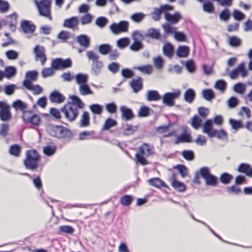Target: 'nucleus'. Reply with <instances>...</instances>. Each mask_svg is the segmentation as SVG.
<instances>
[{"mask_svg":"<svg viewBox=\"0 0 252 252\" xmlns=\"http://www.w3.org/2000/svg\"><path fill=\"white\" fill-rule=\"evenodd\" d=\"M12 107L16 109H19L22 111V118L24 123H30L32 125L38 126L41 122V119L39 115L34 114L31 110H25L27 105L20 99L13 102Z\"/></svg>","mask_w":252,"mask_h":252,"instance_id":"nucleus-1","label":"nucleus"},{"mask_svg":"<svg viewBox=\"0 0 252 252\" xmlns=\"http://www.w3.org/2000/svg\"><path fill=\"white\" fill-rule=\"evenodd\" d=\"M40 156L36 150H29L26 152L24 165L27 169L34 171L38 166Z\"/></svg>","mask_w":252,"mask_h":252,"instance_id":"nucleus-2","label":"nucleus"},{"mask_svg":"<svg viewBox=\"0 0 252 252\" xmlns=\"http://www.w3.org/2000/svg\"><path fill=\"white\" fill-rule=\"evenodd\" d=\"M47 130L50 135L58 139H71L73 135L70 129L62 126H49Z\"/></svg>","mask_w":252,"mask_h":252,"instance_id":"nucleus-3","label":"nucleus"},{"mask_svg":"<svg viewBox=\"0 0 252 252\" xmlns=\"http://www.w3.org/2000/svg\"><path fill=\"white\" fill-rule=\"evenodd\" d=\"M87 57L89 61H91V73L95 76H98L101 72L104 64L101 61L99 60V56L93 51L87 52Z\"/></svg>","mask_w":252,"mask_h":252,"instance_id":"nucleus-4","label":"nucleus"},{"mask_svg":"<svg viewBox=\"0 0 252 252\" xmlns=\"http://www.w3.org/2000/svg\"><path fill=\"white\" fill-rule=\"evenodd\" d=\"M34 2L39 14L52 20L51 15V0H34Z\"/></svg>","mask_w":252,"mask_h":252,"instance_id":"nucleus-5","label":"nucleus"},{"mask_svg":"<svg viewBox=\"0 0 252 252\" xmlns=\"http://www.w3.org/2000/svg\"><path fill=\"white\" fill-rule=\"evenodd\" d=\"M61 111L64 114L65 118L70 122H74L79 115V110L77 108L66 104L61 108Z\"/></svg>","mask_w":252,"mask_h":252,"instance_id":"nucleus-6","label":"nucleus"},{"mask_svg":"<svg viewBox=\"0 0 252 252\" xmlns=\"http://www.w3.org/2000/svg\"><path fill=\"white\" fill-rule=\"evenodd\" d=\"M72 65V62L70 58L63 59L62 58H56L54 59L51 63V66L55 70H63L70 68Z\"/></svg>","mask_w":252,"mask_h":252,"instance_id":"nucleus-7","label":"nucleus"},{"mask_svg":"<svg viewBox=\"0 0 252 252\" xmlns=\"http://www.w3.org/2000/svg\"><path fill=\"white\" fill-rule=\"evenodd\" d=\"M181 94V91L176 90L173 92L165 93L161 97L163 103L166 106L171 107L174 105L175 99L178 98Z\"/></svg>","mask_w":252,"mask_h":252,"instance_id":"nucleus-8","label":"nucleus"},{"mask_svg":"<svg viewBox=\"0 0 252 252\" xmlns=\"http://www.w3.org/2000/svg\"><path fill=\"white\" fill-rule=\"evenodd\" d=\"M173 9V6L167 4L161 5L158 8L154 7L153 11L151 13L152 18L155 21H158L160 19L162 13L165 14L166 12L172 11Z\"/></svg>","mask_w":252,"mask_h":252,"instance_id":"nucleus-9","label":"nucleus"},{"mask_svg":"<svg viewBox=\"0 0 252 252\" xmlns=\"http://www.w3.org/2000/svg\"><path fill=\"white\" fill-rule=\"evenodd\" d=\"M129 27V23L125 20L120 21L118 23H113L110 27V30L115 34H119L126 32Z\"/></svg>","mask_w":252,"mask_h":252,"instance_id":"nucleus-10","label":"nucleus"},{"mask_svg":"<svg viewBox=\"0 0 252 252\" xmlns=\"http://www.w3.org/2000/svg\"><path fill=\"white\" fill-rule=\"evenodd\" d=\"M10 106L4 101H0V120L3 122L9 121L12 117Z\"/></svg>","mask_w":252,"mask_h":252,"instance_id":"nucleus-11","label":"nucleus"},{"mask_svg":"<svg viewBox=\"0 0 252 252\" xmlns=\"http://www.w3.org/2000/svg\"><path fill=\"white\" fill-rule=\"evenodd\" d=\"M33 52L35 55L36 60L37 61L38 59H39L41 64L44 65L47 60L46 55L44 53V47L40 45H37L33 49Z\"/></svg>","mask_w":252,"mask_h":252,"instance_id":"nucleus-12","label":"nucleus"},{"mask_svg":"<svg viewBox=\"0 0 252 252\" xmlns=\"http://www.w3.org/2000/svg\"><path fill=\"white\" fill-rule=\"evenodd\" d=\"M38 72L36 70L28 71L25 75V79L23 82V86L27 87L32 85V82L37 80Z\"/></svg>","mask_w":252,"mask_h":252,"instance_id":"nucleus-13","label":"nucleus"},{"mask_svg":"<svg viewBox=\"0 0 252 252\" xmlns=\"http://www.w3.org/2000/svg\"><path fill=\"white\" fill-rule=\"evenodd\" d=\"M154 147L148 143H143L138 148V152L140 153L146 157H148L150 155L154 154Z\"/></svg>","mask_w":252,"mask_h":252,"instance_id":"nucleus-14","label":"nucleus"},{"mask_svg":"<svg viewBox=\"0 0 252 252\" xmlns=\"http://www.w3.org/2000/svg\"><path fill=\"white\" fill-rule=\"evenodd\" d=\"M164 18L169 23L172 24H176L182 19V16L178 12L172 14L167 11L164 14Z\"/></svg>","mask_w":252,"mask_h":252,"instance_id":"nucleus-15","label":"nucleus"},{"mask_svg":"<svg viewBox=\"0 0 252 252\" xmlns=\"http://www.w3.org/2000/svg\"><path fill=\"white\" fill-rule=\"evenodd\" d=\"M120 111L122 113V119L124 121L131 120L135 117L132 109L125 106H121Z\"/></svg>","mask_w":252,"mask_h":252,"instance_id":"nucleus-16","label":"nucleus"},{"mask_svg":"<svg viewBox=\"0 0 252 252\" xmlns=\"http://www.w3.org/2000/svg\"><path fill=\"white\" fill-rule=\"evenodd\" d=\"M129 85L133 92L137 93L143 88V79L141 77H138L136 79H132L129 83Z\"/></svg>","mask_w":252,"mask_h":252,"instance_id":"nucleus-17","label":"nucleus"},{"mask_svg":"<svg viewBox=\"0 0 252 252\" xmlns=\"http://www.w3.org/2000/svg\"><path fill=\"white\" fill-rule=\"evenodd\" d=\"M21 28L25 33H32L35 30V26L28 20H23L21 22Z\"/></svg>","mask_w":252,"mask_h":252,"instance_id":"nucleus-18","label":"nucleus"},{"mask_svg":"<svg viewBox=\"0 0 252 252\" xmlns=\"http://www.w3.org/2000/svg\"><path fill=\"white\" fill-rule=\"evenodd\" d=\"M237 170L249 177H252V167L248 163H242L238 166Z\"/></svg>","mask_w":252,"mask_h":252,"instance_id":"nucleus-19","label":"nucleus"},{"mask_svg":"<svg viewBox=\"0 0 252 252\" xmlns=\"http://www.w3.org/2000/svg\"><path fill=\"white\" fill-rule=\"evenodd\" d=\"M70 98L71 101L68 102L66 105L77 108V109H82L84 107V103L78 96L72 95L70 96Z\"/></svg>","mask_w":252,"mask_h":252,"instance_id":"nucleus-20","label":"nucleus"},{"mask_svg":"<svg viewBox=\"0 0 252 252\" xmlns=\"http://www.w3.org/2000/svg\"><path fill=\"white\" fill-rule=\"evenodd\" d=\"M145 37H150L152 39L159 40H161V35L158 29L151 28L147 30L145 34Z\"/></svg>","mask_w":252,"mask_h":252,"instance_id":"nucleus-21","label":"nucleus"},{"mask_svg":"<svg viewBox=\"0 0 252 252\" xmlns=\"http://www.w3.org/2000/svg\"><path fill=\"white\" fill-rule=\"evenodd\" d=\"M210 135V137H217L222 141H227L228 140V134L223 129L220 130L215 129Z\"/></svg>","mask_w":252,"mask_h":252,"instance_id":"nucleus-22","label":"nucleus"},{"mask_svg":"<svg viewBox=\"0 0 252 252\" xmlns=\"http://www.w3.org/2000/svg\"><path fill=\"white\" fill-rule=\"evenodd\" d=\"M49 98L52 102L60 104L64 101L65 97L60 92L55 91L51 93Z\"/></svg>","mask_w":252,"mask_h":252,"instance_id":"nucleus-23","label":"nucleus"},{"mask_svg":"<svg viewBox=\"0 0 252 252\" xmlns=\"http://www.w3.org/2000/svg\"><path fill=\"white\" fill-rule=\"evenodd\" d=\"M5 22L6 24L9 25L10 30L12 31H15L17 24V14L14 13L9 15L6 17Z\"/></svg>","mask_w":252,"mask_h":252,"instance_id":"nucleus-24","label":"nucleus"},{"mask_svg":"<svg viewBox=\"0 0 252 252\" xmlns=\"http://www.w3.org/2000/svg\"><path fill=\"white\" fill-rule=\"evenodd\" d=\"M162 51L164 56L171 59L174 54V46L171 43L166 42L163 46Z\"/></svg>","mask_w":252,"mask_h":252,"instance_id":"nucleus-25","label":"nucleus"},{"mask_svg":"<svg viewBox=\"0 0 252 252\" xmlns=\"http://www.w3.org/2000/svg\"><path fill=\"white\" fill-rule=\"evenodd\" d=\"M189 54V48L187 46L181 45L176 51V54L179 58H186Z\"/></svg>","mask_w":252,"mask_h":252,"instance_id":"nucleus-26","label":"nucleus"},{"mask_svg":"<svg viewBox=\"0 0 252 252\" xmlns=\"http://www.w3.org/2000/svg\"><path fill=\"white\" fill-rule=\"evenodd\" d=\"M78 23V18L73 16L70 18L65 19L63 22V26L64 27L73 29L77 26Z\"/></svg>","mask_w":252,"mask_h":252,"instance_id":"nucleus-27","label":"nucleus"},{"mask_svg":"<svg viewBox=\"0 0 252 252\" xmlns=\"http://www.w3.org/2000/svg\"><path fill=\"white\" fill-rule=\"evenodd\" d=\"M77 42L80 45L87 48L90 45V38L86 34H81L77 37Z\"/></svg>","mask_w":252,"mask_h":252,"instance_id":"nucleus-28","label":"nucleus"},{"mask_svg":"<svg viewBox=\"0 0 252 252\" xmlns=\"http://www.w3.org/2000/svg\"><path fill=\"white\" fill-rule=\"evenodd\" d=\"M146 99L149 101H158L161 99V96L157 91L149 90L146 94Z\"/></svg>","mask_w":252,"mask_h":252,"instance_id":"nucleus-29","label":"nucleus"},{"mask_svg":"<svg viewBox=\"0 0 252 252\" xmlns=\"http://www.w3.org/2000/svg\"><path fill=\"white\" fill-rule=\"evenodd\" d=\"M195 98V92L192 89H187L184 94V100L189 103L193 102Z\"/></svg>","mask_w":252,"mask_h":252,"instance_id":"nucleus-30","label":"nucleus"},{"mask_svg":"<svg viewBox=\"0 0 252 252\" xmlns=\"http://www.w3.org/2000/svg\"><path fill=\"white\" fill-rule=\"evenodd\" d=\"M191 142V138L189 134L183 132L180 136H178L175 141V144H178L180 143H189Z\"/></svg>","mask_w":252,"mask_h":252,"instance_id":"nucleus-31","label":"nucleus"},{"mask_svg":"<svg viewBox=\"0 0 252 252\" xmlns=\"http://www.w3.org/2000/svg\"><path fill=\"white\" fill-rule=\"evenodd\" d=\"M3 72L5 77L10 79L15 76L17 73V69L14 66H8L5 67Z\"/></svg>","mask_w":252,"mask_h":252,"instance_id":"nucleus-32","label":"nucleus"},{"mask_svg":"<svg viewBox=\"0 0 252 252\" xmlns=\"http://www.w3.org/2000/svg\"><path fill=\"white\" fill-rule=\"evenodd\" d=\"M90 124L89 113L87 111L83 112L80 121L79 126L80 127H86Z\"/></svg>","mask_w":252,"mask_h":252,"instance_id":"nucleus-33","label":"nucleus"},{"mask_svg":"<svg viewBox=\"0 0 252 252\" xmlns=\"http://www.w3.org/2000/svg\"><path fill=\"white\" fill-rule=\"evenodd\" d=\"M215 129L213 128V121L210 119L207 120L203 125V132L207 133L210 136V134Z\"/></svg>","mask_w":252,"mask_h":252,"instance_id":"nucleus-34","label":"nucleus"},{"mask_svg":"<svg viewBox=\"0 0 252 252\" xmlns=\"http://www.w3.org/2000/svg\"><path fill=\"white\" fill-rule=\"evenodd\" d=\"M79 91L80 94L82 95H87L93 94V92L88 83L80 85L79 87Z\"/></svg>","mask_w":252,"mask_h":252,"instance_id":"nucleus-35","label":"nucleus"},{"mask_svg":"<svg viewBox=\"0 0 252 252\" xmlns=\"http://www.w3.org/2000/svg\"><path fill=\"white\" fill-rule=\"evenodd\" d=\"M171 185L175 190L179 192L185 191L187 189L186 186L184 183L176 179L173 180Z\"/></svg>","mask_w":252,"mask_h":252,"instance_id":"nucleus-36","label":"nucleus"},{"mask_svg":"<svg viewBox=\"0 0 252 252\" xmlns=\"http://www.w3.org/2000/svg\"><path fill=\"white\" fill-rule=\"evenodd\" d=\"M75 78L76 83L80 86L81 84L88 83L89 75L87 74L79 73L75 75Z\"/></svg>","mask_w":252,"mask_h":252,"instance_id":"nucleus-37","label":"nucleus"},{"mask_svg":"<svg viewBox=\"0 0 252 252\" xmlns=\"http://www.w3.org/2000/svg\"><path fill=\"white\" fill-rule=\"evenodd\" d=\"M202 97L207 101H211L215 97L214 91L210 89H204L202 91Z\"/></svg>","mask_w":252,"mask_h":252,"instance_id":"nucleus-38","label":"nucleus"},{"mask_svg":"<svg viewBox=\"0 0 252 252\" xmlns=\"http://www.w3.org/2000/svg\"><path fill=\"white\" fill-rule=\"evenodd\" d=\"M206 186L216 187L218 184V178L212 174H210L205 180Z\"/></svg>","mask_w":252,"mask_h":252,"instance_id":"nucleus-39","label":"nucleus"},{"mask_svg":"<svg viewBox=\"0 0 252 252\" xmlns=\"http://www.w3.org/2000/svg\"><path fill=\"white\" fill-rule=\"evenodd\" d=\"M229 123L232 128L236 131L238 130L239 128L245 127V126L243 124L241 120H236L231 118L229 120Z\"/></svg>","mask_w":252,"mask_h":252,"instance_id":"nucleus-40","label":"nucleus"},{"mask_svg":"<svg viewBox=\"0 0 252 252\" xmlns=\"http://www.w3.org/2000/svg\"><path fill=\"white\" fill-rule=\"evenodd\" d=\"M233 177L232 175L227 173H222L220 177V182L224 185H228L233 179Z\"/></svg>","mask_w":252,"mask_h":252,"instance_id":"nucleus-41","label":"nucleus"},{"mask_svg":"<svg viewBox=\"0 0 252 252\" xmlns=\"http://www.w3.org/2000/svg\"><path fill=\"white\" fill-rule=\"evenodd\" d=\"M21 152V147L18 144L11 145L9 149V153L14 157H18Z\"/></svg>","mask_w":252,"mask_h":252,"instance_id":"nucleus-42","label":"nucleus"},{"mask_svg":"<svg viewBox=\"0 0 252 252\" xmlns=\"http://www.w3.org/2000/svg\"><path fill=\"white\" fill-rule=\"evenodd\" d=\"M117 125V122L116 120L110 118H107L103 125L102 130H107L112 127L116 126Z\"/></svg>","mask_w":252,"mask_h":252,"instance_id":"nucleus-43","label":"nucleus"},{"mask_svg":"<svg viewBox=\"0 0 252 252\" xmlns=\"http://www.w3.org/2000/svg\"><path fill=\"white\" fill-rule=\"evenodd\" d=\"M148 183L151 186L157 188H160L161 187H167L166 185L162 180L158 178L151 179L148 180Z\"/></svg>","mask_w":252,"mask_h":252,"instance_id":"nucleus-44","label":"nucleus"},{"mask_svg":"<svg viewBox=\"0 0 252 252\" xmlns=\"http://www.w3.org/2000/svg\"><path fill=\"white\" fill-rule=\"evenodd\" d=\"M133 69L139 70L142 73L146 74H150L153 71V68L151 65L147 64L141 66H136L133 67Z\"/></svg>","mask_w":252,"mask_h":252,"instance_id":"nucleus-45","label":"nucleus"},{"mask_svg":"<svg viewBox=\"0 0 252 252\" xmlns=\"http://www.w3.org/2000/svg\"><path fill=\"white\" fill-rule=\"evenodd\" d=\"M231 17V13L227 8H224L219 14L220 20L224 22H227Z\"/></svg>","mask_w":252,"mask_h":252,"instance_id":"nucleus-46","label":"nucleus"},{"mask_svg":"<svg viewBox=\"0 0 252 252\" xmlns=\"http://www.w3.org/2000/svg\"><path fill=\"white\" fill-rule=\"evenodd\" d=\"M202 8L204 11L208 13H212L215 11V6L211 1L204 2L203 4Z\"/></svg>","mask_w":252,"mask_h":252,"instance_id":"nucleus-47","label":"nucleus"},{"mask_svg":"<svg viewBox=\"0 0 252 252\" xmlns=\"http://www.w3.org/2000/svg\"><path fill=\"white\" fill-rule=\"evenodd\" d=\"M111 51V46L109 44H102L98 47L99 52L103 55L109 54Z\"/></svg>","mask_w":252,"mask_h":252,"instance_id":"nucleus-48","label":"nucleus"},{"mask_svg":"<svg viewBox=\"0 0 252 252\" xmlns=\"http://www.w3.org/2000/svg\"><path fill=\"white\" fill-rule=\"evenodd\" d=\"M150 108L146 106L143 105L140 107L138 112V116L139 117H146L150 115Z\"/></svg>","mask_w":252,"mask_h":252,"instance_id":"nucleus-49","label":"nucleus"},{"mask_svg":"<svg viewBox=\"0 0 252 252\" xmlns=\"http://www.w3.org/2000/svg\"><path fill=\"white\" fill-rule=\"evenodd\" d=\"M74 231V228L69 225L61 226L59 228V233L60 234H71Z\"/></svg>","mask_w":252,"mask_h":252,"instance_id":"nucleus-50","label":"nucleus"},{"mask_svg":"<svg viewBox=\"0 0 252 252\" xmlns=\"http://www.w3.org/2000/svg\"><path fill=\"white\" fill-rule=\"evenodd\" d=\"M91 112L94 115L101 114L103 110V107L98 104H93L90 106Z\"/></svg>","mask_w":252,"mask_h":252,"instance_id":"nucleus-51","label":"nucleus"},{"mask_svg":"<svg viewBox=\"0 0 252 252\" xmlns=\"http://www.w3.org/2000/svg\"><path fill=\"white\" fill-rule=\"evenodd\" d=\"M145 17V14L142 12H137L132 14L130 19L135 23H140Z\"/></svg>","mask_w":252,"mask_h":252,"instance_id":"nucleus-52","label":"nucleus"},{"mask_svg":"<svg viewBox=\"0 0 252 252\" xmlns=\"http://www.w3.org/2000/svg\"><path fill=\"white\" fill-rule=\"evenodd\" d=\"M229 44L233 47H238L241 45V40L236 36H232L229 37Z\"/></svg>","mask_w":252,"mask_h":252,"instance_id":"nucleus-53","label":"nucleus"},{"mask_svg":"<svg viewBox=\"0 0 252 252\" xmlns=\"http://www.w3.org/2000/svg\"><path fill=\"white\" fill-rule=\"evenodd\" d=\"M233 90L235 92L242 94L246 90V86L242 83H237L234 85Z\"/></svg>","mask_w":252,"mask_h":252,"instance_id":"nucleus-54","label":"nucleus"},{"mask_svg":"<svg viewBox=\"0 0 252 252\" xmlns=\"http://www.w3.org/2000/svg\"><path fill=\"white\" fill-rule=\"evenodd\" d=\"M175 169L178 170L182 177H185L188 175V169L187 167L183 164H178L176 165L174 167Z\"/></svg>","mask_w":252,"mask_h":252,"instance_id":"nucleus-55","label":"nucleus"},{"mask_svg":"<svg viewBox=\"0 0 252 252\" xmlns=\"http://www.w3.org/2000/svg\"><path fill=\"white\" fill-rule=\"evenodd\" d=\"M145 157V155H142L139 152H138L135 154L136 162L142 165H145L149 163Z\"/></svg>","mask_w":252,"mask_h":252,"instance_id":"nucleus-56","label":"nucleus"},{"mask_svg":"<svg viewBox=\"0 0 252 252\" xmlns=\"http://www.w3.org/2000/svg\"><path fill=\"white\" fill-rule=\"evenodd\" d=\"M199 175L203 178L204 180L208 177V176L211 174L209 168L207 167H203L199 169L198 171H196Z\"/></svg>","mask_w":252,"mask_h":252,"instance_id":"nucleus-57","label":"nucleus"},{"mask_svg":"<svg viewBox=\"0 0 252 252\" xmlns=\"http://www.w3.org/2000/svg\"><path fill=\"white\" fill-rule=\"evenodd\" d=\"M26 88L29 90L32 91L33 94L34 95H37L42 93L43 92V89L42 87L39 85H31L30 86H29Z\"/></svg>","mask_w":252,"mask_h":252,"instance_id":"nucleus-58","label":"nucleus"},{"mask_svg":"<svg viewBox=\"0 0 252 252\" xmlns=\"http://www.w3.org/2000/svg\"><path fill=\"white\" fill-rule=\"evenodd\" d=\"M108 23V20L107 18L103 16L98 17L95 20V24L100 28H103Z\"/></svg>","mask_w":252,"mask_h":252,"instance_id":"nucleus-59","label":"nucleus"},{"mask_svg":"<svg viewBox=\"0 0 252 252\" xmlns=\"http://www.w3.org/2000/svg\"><path fill=\"white\" fill-rule=\"evenodd\" d=\"M133 200V197L130 195H125L121 197L120 203L124 206H129Z\"/></svg>","mask_w":252,"mask_h":252,"instance_id":"nucleus-60","label":"nucleus"},{"mask_svg":"<svg viewBox=\"0 0 252 252\" xmlns=\"http://www.w3.org/2000/svg\"><path fill=\"white\" fill-rule=\"evenodd\" d=\"M130 49L134 52H137L144 48V45L142 42L133 41V43L130 46Z\"/></svg>","mask_w":252,"mask_h":252,"instance_id":"nucleus-61","label":"nucleus"},{"mask_svg":"<svg viewBox=\"0 0 252 252\" xmlns=\"http://www.w3.org/2000/svg\"><path fill=\"white\" fill-rule=\"evenodd\" d=\"M227 84L223 80H217L215 84V88L221 92H224L226 88Z\"/></svg>","mask_w":252,"mask_h":252,"instance_id":"nucleus-62","label":"nucleus"},{"mask_svg":"<svg viewBox=\"0 0 252 252\" xmlns=\"http://www.w3.org/2000/svg\"><path fill=\"white\" fill-rule=\"evenodd\" d=\"M129 43V40L127 37H123L119 39L117 41V45L120 49L126 47Z\"/></svg>","mask_w":252,"mask_h":252,"instance_id":"nucleus-63","label":"nucleus"},{"mask_svg":"<svg viewBox=\"0 0 252 252\" xmlns=\"http://www.w3.org/2000/svg\"><path fill=\"white\" fill-rule=\"evenodd\" d=\"M5 56L9 60H15L18 59L19 53L15 50H9L5 52Z\"/></svg>","mask_w":252,"mask_h":252,"instance_id":"nucleus-64","label":"nucleus"}]
</instances>
